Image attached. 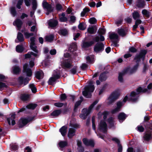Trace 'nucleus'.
<instances>
[{
  "instance_id": "f257e3e1",
  "label": "nucleus",
  "mask_w": 152,
  "mask_h": 152,
  "mask_svg": "<svg viewBox=\"0 0 152 152\" xmlns=\"http://www.w3.org/2000/svg\"><path fill=\"white\" fill-rule=\"evenodd\" d=\"M93 83V81H90L89 85L85 87V90L83 91V95L86 98H90L91 96V93L94 91L95 88Z\"/></svg>"
},
{
  "instance_id": "f03ea898",
  "label": "nucleus",
  "mask_w": 152,
  "mask_h": 152,
  "mask_svg": "<svg viewBox=\"0 0 152 152\" xmlns=\"http://www.w3.org/2000/svg\"><path fill=\"white\" fill-rule=\"evenodd\" d=\"M98 102V101L97 100L95 101L90 106L88 109L86 108L83 109L82 110V113L80 115V118L83 119H85L87 116L91 112L94 106L97 104Z\"/></svg>"
},
{
  "instance_id": "7ed1b4c3",
  "label": "nucleus",
  "mask_w": 152,
  "mask_h": 152,
  "mask_svg": "<svg viewBox=\"0 0 152 152\" xmlns=\"http://www.w3.org/2000/svg\"><path fill=\"white\" fill-rule=\"evenodd\" d=\"M120 92L118 90L115 91L109 96L107 99V104L110 105L117 99L120 95Z\"/></svg>"
},
{
  "instance_id": "20e7f679",
  "label": "nucleus",
  "mask_w": 152,
  "mask_h": 152,
  "mask_svg": "<svg viewBox=\"0 0 152 152\" xmlns=\"http://www.w3.org/2000/svg\"><path fill=\"white\" fill-rule=\"evenodd\" d=\"M147 91V89L146 88H143L141 87H139L137 89V92L134 91L131 92L129 99L132 101H135L137 99L138 95L140 93L145 92Z\"/></svg>"
},
{
  "instance_id": "39448f33",
  "label": "nucleus",
  "mask_w": 152,
  "mask_h": 152,
  "mask_svg": "<svg viewBox=\"0 0 152 152\" xmlns=\"http://www.w3.org/2000/svg\"><path fill=\"white\" fill-rule=\"evenodd\" d=\"M72 62L70 59H65L61 61V65L64 69H69L72 66Z\"/></svg>"
},
{
  "instance_id": "423d86ee",
  "label": "nucleus",
  "mask_w": 152,
  "mask_h": 152,
  "mask_svg": "<svg viewBox=\"0 0 152 152\" xmlns=\"http://www.w3.org/2000/svg\"><path fill=\"white\" fill-rule=\"evenodd\" d=\"M146 53L147 51L145 50H141L139 54L136 55L134 58L135 59L137 60V61H139L141 58L143 60Z\"/></svg>"
},
{
  "instance_id": "0eeeda50",
  "label": "nucleus",
  "mask_w": 152,
  "mask_h": 152,
  "mask_svg": "<svg viewBox=\"0 0 152 152\" xmlns=\"http://www.w3.org/2000/svg\"><path fill=\"white\" fill-rule=\"evenodd\" d=\"M104 45L102 43H98L94 46V50L96 52H98L104 49Z\"/></svg>"
},
{
  "instance_id": "6e6552de",
  "label": "nucleus",
  "mask_w": 152,
  "mask_h": 152,
  "mask_svg": "<svg viewBox=\"0 0 152 152\" xmlns=\"http://www.w3.org/2000/svg\"><path fill=\"white\" fill-rule=\"evenodd\" d=\"M60 77L59 74L56 73H54L52 77L50 78L48 81V83L50 85H52L56 80Z\"/></svg>"
},
{
  "instance_id": "1a4fd4ad",
  "label": "nucleus",
  "mask_w": 152,
  "mask_h": 152,
  "mask_svg": "<svg viewBox=\"0 0 152 152\" xmlns=\"http://www.w3.org/2000/svg\"><path fill=\"white\" fill-rule=\"evenodd\" d=\"M99 129L104 132H105L107 131V124L105 122L102 121L99 125Z\"/></svg>"
},
{
  "instance_id": "9d476101",
  "label": "nucleus",
  "mask_w": 152,
  "mask_h": 152,
  "mask_svg": "<svg viewBox=\"0 0 152 152\" xmlns=\"http://www.w3.org/2000/svg\"><path fill=\"white\" fill-rule=\"evenodd\" d=\"M30 120H27L26 118H21L19 121L18 126L20 128H21L26 125L28 121H30Z\"/></svg>"
},
{
  "instance_id": "9b49d317",
  "label": "nucleus",
  "mask_w": 152,
  "mask_h": 152,
  "mask_svg": "<svg viewBox=\"0 0 152 152\" xmlns=\"http://www.w3.org/2000/svg\"><path fill=\"white\" fill-rule=\"evenodd\" d=\"M83 141L84 144L86 145L94 147V141L92 140H88L86 138L83 139Z\"/></svg>"
},
{
  "instance_id": "f8f14e48",
  "label": "nucleus",
  "mask_w": 152,
  "mask_h": 152,
  "mask_svg": "<svg viewBox=\"0 0 152 152\" xmlns=\"http://www.w3.org/2000/svg\"><path fill=\"white\" fill-rule=\"evenodd\" d=\"M28 64H25L23 66V72L26 73L28 76H30L32 75V71L31 69L27 68Z\"/></svg>"
},
{
  "instance_id": "ddd939ff",
  "label": "nucleus",
  "mask_w": 152,
  "mask_h": 152,
  "mask_svg": "<svg viewBox=\"0 0 152 152\" xmlns=\"http://www.w3.org/2000/svg\"><path fill=\"white\" fill-rule=\"evenodd\" d=\"M31 41L30 47L35 52L37 53V47L35 45V38L34 37H31L30 38Z\"/></svg>"
},
{
  "instance_id": "4468645a",
  "label": "nucleus",
  "mask_w": 152,
  "mask_h": 152,
  "mask_svg": "<svg viewBox=\"0 0 152 152\" xmlns=\"http://www.w3.org/2000/svg\"><path fill=\"white\" fill-rule=\"evenodd\" d=\"M30 80V79L28 77H26L23 79L22 77H20L18 78V81L20 85L24 83V85H25L28 83V81Z\"/></svg>"
},
{
  "instance_id": "2eb2a0df",
  "label": "nucleus",
  "mask_w": 152,
  "mask_h": 152,
  "mask_svg": "<svg viewBox=\"0 0 152 152\" xmlns=\"http://www.w3.org/2000/svg\"><path fill=\"white\" fill-rule=\"evenodd\" d=\"M22 24V21L19 19H16L13 23V25L16 26L19 30L20 29Z\"/></svg>"
},
{
  "instance_id": "dca6fc26",
  "label": "nucleus",
  "mask_w": 152,
  "mask_h": 152,
  "mask_svg": "<svg viewBox=\"0 0 152 152\" xmlns=\"http://www.w3.org/2000/svg\"><path fill=\"white\" fill-rule=\"evenodd\" d=\"M42 4L43 7L44 9H46L48 12H51L52 11V10L51 5L47 2L45 1H43Z\"/></svg>"
},
{
  "instance_id": "f3484780",
  "label": "nucleus",
  "mask_w": 152,
  "mask_h": 152,
  "mask_svg": "<svg viewBox=\"0 0 152 152\" xmlns=\"http://www.w3.org/2000/svg\"><path fill=\"white\" fill-rule=\"evenodd\" d=\"M136 4V6L138 7L143 8L145 6V1L143 0H137Z\"/></svg>"
},
{
  "instance_id": "a211bd4d",
  "label": "nucleus",
  "mask_w": 152,
  "mask_h": 152,
  "mask_svg": "<svg viewBox=\"0 0 152 152\" xmlns=\"http://www.w3.org/2000/svg\"><path fill=\"white\" fill-rule=\"evenodd\" d=\"M138 66V64H137L135 66L132 68H128L126 69L125 71L126 73H132L135 72L137 70Z\"/></svg>"
},
{
  "instance_id": "6ab92c4d",
  "label": "nucleus",
  "mask_w": 152,
  "mask_h": 152,
  "mask_svg": "<svg viewBox=\"0 0 152 152\" xmlns=\"http://www.w3.org/2000/svg\"><path fill=\"white\" fill-rule=\"evenodd\" d=\"M15 114H13L11 115V118H7V121H8V124L10 125H11V124L12 125H14L15 123V121L14 120H13V119H14L15 118Z\"/></svg>"
},
{
  "instance_id": "aec40b11",
  "label": "nucleus",
  "mask_w": 152,
  "mask_h": 152,
  "mask_svg": "<svg viewBox=\"0 0 152 152\" xmlns=\"http://www.w3.org/2000/svg\"><path fill=\"white\" fill-rule=\"evenodd\" d=\"M94 40L88 42H83L82 44V47L84 48H87L90 46L94 44Z\"/></svg>"
},
{
  "instance_id": "412c9836",
  "label": "nucleus",
  "mask_w": 152,
  "mask_h": 152,
  "mask_svg": "<svg viewBox=\"0 0 152 152\" xmlns=\"http://www.w3.org/2000/svg\"><path fill=\"white\" fill-rule=\"evenodd\" d=\"M75 131L74 129L72 128L69 129L68 133V137L69 138L72 137L75 135Z\"/></svg>"
},
{
  "instance_id": "4be33fe9",
  "label": "nucleus",
  "mask_w": 152,
  "mask_h": 152,
  "mask_svg": "<svg viewBox=\"0 0 152 152\" xmlns=\"http://www.w3.org/2000/svg\"><path fill=\"white\" fill-rule=\"evenodd\" d=\"M117 32L118 34L122 37L125 36L126 34V30L122 28H118Z\"/></svg>"
},
{
  "instance_id": "5701e85b",
  "label": "nucleus",
  "mask_w": 152,
  "mask_h": 152,
  "mask_svg": "<svg viewBox=\"0 0 152 152\" xmlns=\"http://www.w3.org/2000/svg\"><path fill=\"white\" fill-rule=\"evenodd\" d=\"M126 73V72L125 70L119 73L118 77V80L121 83H123L124 82L123 77Z\"/></svg>"
},
{
  "instance_id": "b1692460",
  "label": "nucleus",
  "mask_w": 152,
  "mask_h": 152,
  "mask_svg": "<svg viewBox=\"0 0 152 152\" xmlns=\"http://www.w3.org/2000/svg\"><path fill=\"white\" fill-rule=\"evenodd\" d=\"M67 129V127L66 126H64L60 129L59 131L63 136H64L66 135Z\"/></svg>"
},
{
  "instance_id": "393cba45",
  "label": "nucleus",
  "mask_w": 152,
  "mask_h": 152,
  "mask_svg": "<svg viewBox=\"0 0 152 152\" xmlns=\"http://www.w3.org/2000/svg\"><path fill=\"white\" fill-rule=\"evenodd\" d=\"M117 107L112 111V112L113 113H115L119 111L122 105V102H118L117 103Z\"/></svg>"
},
{
  "instance_id": "a878e982",
  "label": "nucleus",
  "mask_w": 152,
  "mask_h": 152,
  "mask_svg": "<svg viewBox=\"0 0 152 152\" xmlns=\"http://www.w3.org/2000/svg\"><path fill=\"white\" fill-rule=\"evenodd\" d=\"M44 74L42 71H39L36 72V76L37 78L38 79H42L43 77Z\"/></svg>"
},
{
  "instance_id": "bb28decb",
  "label": "nucleus",
  "mask_w": 152,
  "mask_h": 152,
  "mask_svg": "<svg viewBox=\"0 0 152 152\" xmlns=\"http://www.w3.org/2000/svg\"><path fill=\"white\" fill-rule=\"evenodd\" d=\"M57 24L58 21L56 20H50L48 22V24L51 27H54L56 26Z\"/></svg>"
},
{
  "instance_id": "cd10ccee",
  "label": "nucleus",
  "mask_w": 152,
  "mask_h": 152,
  "mask_svg": "<svg viewBox=\"0 0 152 152\" xmlns=\"http://www.w3.org/2000/svg\"><path fill=\"white\" fill-rule=\"evenodd\" d=\"M59 18L61 22H66L67 20V18L65 17V15L64 13H62L59 15Z\"/></svg>"
},
{
  "instance_id": "c85d7f7f",
  "label": "nucleus",
  "mask_w": 152,
  "mask_h": 152,
  "mask_svg": "<svg viewBox=\"0 0 152 152\" xmlns=\"http://www.w3.org/2000/svg\"><path fill=\"white\" fill-rule=\"evenodd\" d=\"M61 113L60 110H56L54 111L50 114V115L53 116V117H56L58 116Z\"/></svg>"
},
{
  "instance_id": "c756f323",
  "label": "nucleus",
  "mask_w": 152,
  "mask_h": 152,
  "mask_svg": "<svg viewBox=\"0 0 152 152\" xmlns=\"http://www.w3.org/2000/svg\"><path fill=\"white\" fill-rule=\"evenodd\" d=\"M13 72L14 74H18L20 71V67L17 66H14L12 68Z\"/></svg>"
},
{
  "instance_id": "7c9ffc66",
  "label": "nucleus",
  "mask_w": 152,
  "mask_h": 152,
  "mask_svg": "<svg viewBox=\"0 0 152 152\" xmlns=\"http://www.w3.org/2000/svg\"><path fill=\"white\" fill-rule=\"evenodd\" d=\"M54 36L53 35L51 34L47 36L45 38V40L46 41L48 42H51L54 39Z\"/></svg>"
},
{
  "instance_id": "2f4dec72",
  "label": "nucleus",
  "mask_w": 152,
  "mask_h": 152,
  "mask_svg": "<svg viewBox=\"0 0 152 152\" xmlns=\"http://www.w3.org/2000/svg\"><path fill=\"white\" fill-rule=\"evenodd\" d=\"M126 117V115L124 113H120L118 116V118L120 121L124 120Z\"/></svg>"
},
{
  "instance_id": "473e14b6",
  "label": "nucleus",
  "mask_w": 152,
  "mask_h": 152,
  "mask_svg": "<svg viewBox=\"0 0 152 152\" xmlns=\"http://www.w3.org/2000/svg\"><path fill=\"white\" fill-rule=\"evenodd\" d=\"M17 38L19 42H21L24 41V39L23 34L20 33L18 32V34Z\"/></svg>"
},
{
  "instance_id": "72a5a7b5",
  "label": "nucleus",
  "mask_w": 152,
  "mask_h": 152,
  "mask_svg": "<svg viewBox=\"0 0 152 152\" xmlns=\"http://www.w3.org/2000/svg\"><path fill=\"white\" fill-rule=\"evenodd\" d=\"M86 24L83 23H80L78 26L79 29L81 30H84L86 29Z\"/></svg>"
},
{
  "instance_id": "f704fd0d",
  "label": "nucleus",
  "mask_w": 152,
  "mask_h": 152,
  "mask_svg": "<svg viewBox=\"0 0 152 152\" xmlns=\"http://www.w3.org/2000/svg\"><path fill=\"white\" fill-rule=\"evenodd\" d=\"M59 33L63 36H66L68 34L67 30L66 29H62L60 30Z\"/></svg>"
},
{
  "instance_id": "c9c22d12",
  "label": "nucleus",
  "mask_w": 152,
  "mask_h": 152,
  "mask_svg": "<svg viewBox=\"0 0 152 152\" xmlns=\"http://www.w3.org/2000/svg\"><path fill=\"white\" fill-rule=\"evenodd\" d=\"M23 48L22 45H18L16 48V50L18 53H21L23 50Z\"/></svg>"
},
{
  "instance_id": "e433bc0d",
  "label": "nucleus",
  "mask_w": 152,
  "mask_h": 152,
  "mask_svg": "<svg viewBox=\"0 0 152 152\" xmlns=\"http://www.w3.org/2000/svg\"><path fill=\"white\" fill-rule=\"evenodd\" d=\"M96 30H95L94 28L92 26H91L88 28L87 31L90 34H94L95 33V32H96Z\"/></svg>"
},
{
  "instance_id": "4c0bfd02",
  "label": "nucleus",
  "mask_w": 152,
  "mask_h": 152,
  "mask_svg": "<svg viewBox=\"0 0 152 152\" xmlns=\"http://www.w3.org/2000/svg\"><path fill=\"white\" fill-rule=\"evenodd\" d=\"M151 135V133H146L144 136V140L147 141L149 140L152 137Z\"/></svg>"
},
{
  "instance_id": "58836bf2",
  "label": "nucleus",
  "mask_w": 152,
  "mask_h": 152,
  "mask_svg": "<svg viewBox=\"0 0 152 152\" xmlns=\"http://www.w3.org/2000/svg\"><path fill=\"white\" fill-rule=\"evenodd\" d=\"M29 97V96L28 94H23L21 95L20 99L24 101L27 100Z\"/></svg>"
},
{
  "instance_id": "ea45409f",
  "label": "nucleus",
  "mask_w": 152,
  "mask_h": 152,
  "mask_svg": "<svg viewBox=\"0 0 152 152\" xmlns=\"http://www.w3.org/2000/svg\"><path fill=\"white\" fill-rule=\"evenodd\" d=\"M142 21L140 20H137L135 22V23L134 25L133 26V30H135L137 27V26L140 23H141Z\"/></svg>"
},
{
  "instance_id": "a19ab883",
  "label": "nucleus",
  "mask_w": 152,
  "mask_h": 152,
  "mask_svg": "<svg viewBox=\"0 0 152 152\" xmlns=\"http://www.w3.org/2000/svg\"><path fill=\"white\" fill-rule=\"evenodd\" d=\"M76 45L75 43H73L71 45L69 48V50L73 52L75 51L76 49Z\"/></svg>"
},
{
  "instance_id": "79ce46f5",
  "label": "nucleus",
  "mask_w": 152,
  "mask_h": 152,
  "mask_svg": "<svg viewBox=\"0 0 152 152\" xmlns=\"http://www.w3.org/2000/svg\"><path fill=\"white\" fill-rule=\"evenodd\" d=\"M107 76L105 73H102L101 74L99 77V80L101 81H103L106 80L107 79Z\"/></svg>"
},
{
  "instance_id": "37998d69",
  "label": "nucleus",
  "mask_w": 152,
  "mask_h": 152,
  "mask_svg": "<svg viewBox=\"0 0 152 152\" xmlns=\"http://www.w3.org/2000/svg\"><path fill=\"white\" fill-rule=\"evenodd\" d=\"M59 146L61 148H63L66 146L67 142L66 141H61L58 143Z\"/></svg>"
},
{
  "instance_id": "c03bdc74",
  "label": "nucleus",
  "mask_w": 152,
  "mask_h": 152,
  "mask_svg": "<svg viewBox=\"0 0 152 152\" xmlns=\"http://www.w3.org/2000/svg\"><path fill=\"white\" fill-rule=\"evenodd\" d=\"M29 86L33 93H35L37 92V89L34 84H30Z\"/></svg>"
},
{
  "instance_id": "a18cd8bd",
  "label": "nucleus",
  "mask_w": 152,
  "mask_h": 152,
  "mask_svg": "<svg viewBox=\"0 0 152 152\" xmlns=\"http://www.w3.org/2000/svg\"><path fill=\"white\" fill-rule=\"evenodd\" d=\"M89 9L88 8H85L83 9V11L81 13V16L82 17H83L85 16L86 14L89 11Z\"/></svg>"
},
{
  "instance_id": "49530a36",
  "label": "nucleus",
  "mask_w": 152,
  "mask_h": 152,
  "mask_svg": "<svg viewBox=\"0 0 152 152\" xmlns=\"http://www.w3.org/2000/svg\"><path fill=\"white\" fill-rule=\"evenodd\" d=\"M37 106L36 104H30L26 106V107L28 109H34Z\"/></svg>"
},
{
  "instance_id": "de8ad7c7",
  "label": "nucleus",
  "mask_w": 152,
  "mask_h": 152,
  "mask_svg": "<svg viewBox=\"0 0 152 152\" xmlns=\"http://www.w3.org/2000/svg\"><path fill=\"white\" fill-rule=\"evenodd\" d=\"M77 66H75L70 70V71L72 74H75L77 72Z\"/></svg>"
},
{
  "instance_id": "09e8293b",
  "label": "nucleus",
  "mask_w": 152,
  "mask_h": 152,
  "mask_svg": "<svg viewBox=\"0 0 152 152\" xmlns=\"http://www.w3.org/2000/svg\"><path fill=\"white\" fill-rule=\"evenodd\" d=\"M133 18L135 20L140 17V15L138 12L137 11L134 12L132 14Z\"/></svg>"
},
{
  "instance_id": "8fccbe9b",
  "label": "nucleus",
  "mask_w": 152,
  "mask_h": 152,
  "mask_svg": "<svg viewBox=\"0 0 152 152\" xmlns=\"http://www.w3.org/2000/svg\"><path fill=\"white\" fill-rule=\"evenodd\" d=\"M110 38L111 39H116L118 38V36L117 34L113 33L110 35Z\"/></svg>"
},
{
  "instance_id": "3c124183",
  "label": "nucleus",
  "mask_w": 152,
  "mask_h": 152,
  "mask_svg": "<svg viewBox=\"0 0 152 152\" xmlns=\"http://www.w3.org/2000/svg\"><path fill=\"white\" fill-rule=\"evenodd\" d=\"M10 12L11 14L13 16H15L16 15V12L14 7H12L11 8Z\"/></svg>"
},
{
  "instance_id": "603ef678",
  "label": "nucleus",
  "mask_w": 152,
  "mask_h": 152,
  "mask_svg": "<svg viewBox=\"0 0 152 152\" xmlns=\"http://www.w3.org/2000/svg\"><path fill=\"white\" fill-rule=\"evenodd\" d=\"M32 9L34 10H35L37 7V2L35 0H33L32 2Z\"/></svg>"
},
{
  "instance_id": "864d4df0",
  "label": "nucleus",
  "mask_w": 152,
  "mask_h": 152,
  "mask_svg": "<svg viewBox=\"0 0 152 152\" xmlns=\"http://www.w3.org/2000/svg\"><path fill=\"white\" fill-rule=\"evenodd\" d=\"M142 14L144 15L147 17H149V12H148L146 10L144 9L142 11Z\"/></svg>"
},
{
  "instance_id": "5fc2aeb1",
  "label": "nucleus",
  "mask_w": 152,
  "mask_h": 152,
  "mask_svg": "<svg viewBox=\"0 0 152 152\" xmlns=\"http://www.w3.org/2000/svg\"><path fill=\"white\" fill-rule=\"evenodd\" d=\"M23 2V0H19L17 4L16 7L18 9L21 8L20 6L22 4Z\"/></svg>"
},
{
  "instance_id": "6e6d98bb",
  "label": "nucleus",
  "mask_w": 152,
  "mask_h": 152,
  "mask_svg": "<svg viewBox=\"0 0 152 152\" xmlns=\"http://www.w3.org/2000/svg\"><path fill=\"white\" fill-rule=\"evenodd\" d=\"M23 2V0H19L17 4L16 7L18 9L21 8L20 6L22 4Z\"/></svg>"
},
{
  "instance_id": "4d7b16f0",
  "label": "nucleus",
  "mask_w": 152,
  "mask_h": 152,
  "mask_svg": "<svg viewBox=\"0 0 152 152\" xmlns=\"http://www.w3.org/2000/svg\"><path fill=\"white\" fill-rule=\"evenodd\" d=\"M89 21L91 24H94L96 23V20L95 18H92L89 19Z\"/></svg>"
},
{
  "instance_id": "13d9d810",
  "label": "nucleus",
  "mask_w": 152,
  "mask_h": 152,
  "mask_svg": "<svg viewBox=\"0 0 152 152\" xmlns=\"http://www.w3.org/2000/svg\"><path fill=\"white\" fill-rule=\"evenodd\" d=\"M105 30L103 28H100L98 31V33L101 35L104 34L105 33Z\"/></svg>"
},
{
  "instance_id": "bf43d9fd",
  "label": "nucleus",
  "mask_w": 152,
  "mask_h": 152,
  "mask_svg": "<svg viewBox=\"0 0 152 152\" xmlns=\"http://www.w3.org/2000/svg\"><path fill=\"white\" fill-rule=\"evenodd\" d=\"M64 104L61 102H57L54 104V105L57 107H61L63 106Z\"/></svg>"
},
{
  "instance_id": "052dcab7",
  "label": "nucleus",
  "mask_w": 152,
  "mask_h": 152,
  "mask_svg": "<svg viewBox=\"0 0 152 152\" xmlns=\"http://www.w3.org/2000/svg\"><path fill=\"white\" fill-rule=\"evenodd\" d=\"M137 129L138 131L140 132H143L144 129L142 126H139L137 127Z\"/></svg>"
},
{
  "instance_id": "680f3d73",
  "label": "nucleus",
  "mask_w": 152,
  "mask_h": 152,
  "mask_svg": "<svg viewBox=\"0 0 152 152\" xmlns=\"http://www.w3.org/2000/svg\"><path fill=\"white\" fill-rule=\"evenodd\" d=\"M95 117L93 116L92 117V128L94 129V130H95Z\"/></svg>"
},
{
  "instance_id": "e2e57ef3",
  "label": "nucleus",
  "mask_w": 152,
  "mask_h": 152,
  "mask_svg": "<svg viewBox=\"0 0 152 152\" xmlns=\"http://www.w3.org/2000/svg\"><path fill=\"white\" fill-rule=\"evenodd\" d=\"M70 21L71 22L74 23L75 22L76 20V17L75 16L73 15H72L70 16Z\"/></svg>"
},
{
  "instance_id": "0e129e2a",
  "label": "nucleus",
  "mask_w": 152,
  "mask_h": 152,
  "mask_svg": "<svg viewBox=\"0 0 152 152\" xmlns=\"http://www.w3.org/2000/svg\"><path fill=\"white\" fill-rule=\"evenodd\" d=\"M24 34L26 37L28 38L30 36H33V34L29 33L28 32H26L24 33Z\"/></svg>"
},
{
  "instance_id": "69168bd1",
  "label": "nucleus",
  "mask_w": 152,
  "mask_h": 152,
  "mask_svg": "<svg viewBox=\"0 0 152 152\" xmlns=\"http://www.w3.org/2000/svg\"><path fill=\"white\" fill-rule=\"evenodd\" d=\"M129 51L132 53H135L137 51V49L133 47H132L129 48Z\"/></svg>"
},
{
  "instance_id": "338daca9",
  "label": "nucleus",
  "mask_w": 152,
  "mask_h": 152,
  "mask_svg": "<svg viewBox=\"0 0 152 152\" xmlns=\"http://www.w3.org/2000/svg\"><path fill=\"white\" fill-rule=\"evenodd\" d=\"M108 122L112 126L113 123V119L112 117L109 118L108 119Z\"/></svg>"
},
{
  "instance_id": "774afa93",
  "label": "nucleus",
  "mask_w": 152,
  "mask_h": 152,
  "mask_svg": "<svg viewBox=\"0 0 152 152\" xmlns=\"http://www.w3.org/2000/svg\"><path fill=\"white\" fill-rule=\"evenodd\" d=\"M56 9L58 10H60L62 8L61 5L59 4H58L56 5Z\"/></svg>"
}]
</instances>
